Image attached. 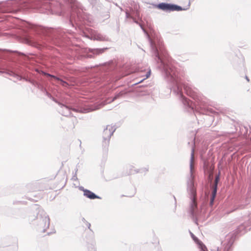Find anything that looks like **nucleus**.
<instances>
[{
    "mask_svg": "<svg viewBox=\"0 0 251 251\" xmlns=\"http://www.w3.org/2000/svg\"><path fill=\"white\" fill-rule=\"evenodd\" d=\"M149 40L152 54L158 69L169 85L170 92L176 95L185 106L193 110L192 102L183 95L182 87L184 92L193 98L195 96V90L188 84H182L177 70L172 65L162 41L157 37L152 39L149 37Z\"/></svg>",
    "mask_w": 251,
    "mask_h": 251,
    "instance_id": "f257e3e1",
    "label": "nucleus"
},
{
    "mask_svg": "<svg viewBox=\"0 0 251 251\" xmlns=\"http://www.w3.org/2000/svg\"><path fill=\"white\" fill-rule=\"evenodd\" d=\"M194 159V149L192 148L190 163V175L187 178V191L191 200L190 213L196 223L198 216V209L196 202V190L194 187V176L193 175V162Z\"/></svg>",
    "mask_w": 251,
    "mask_h": 251,
    "instance_id": "f03ea898",
    "label": "nucleus"
},
{
    "mask_svg": "<svg viewBox=\"0 0 251 251\" xmlns=\"http://www.w3.org/2000/svg\"><path fill=\"white\" fill-rule=\"evenodd\" d=\"M234 238L233 234L227 235L225 241L222 242V247L220 248H217V251H232Z\"/></svg>",
    "mask_w": 251,
    "mask_h": 251,
    "instance_id": "7ed1b4c3",
    "label": "nucleus"
},
{
    "mask_svg": "<svg viewBox=\"0 0 251 251\" xmlns=\"http://www.w3.org/2000/svg\"><path fill=\"white\" fill-rule=\"evenodd\" d=\"M115 126H107L104 129L103 132V146L104 148H107L109 145V142L111 136L115 131Z\"/></svg>",
    "mask_w": 251,
    "mask_h": 251,
    "instance_id": "20e7f679",
    "label": "nucleus"
},
{
    "mask_svg": "<svg viewBox=\"0 0 251 251\" xmlns=\"http://www.w3.org/2000/svg\"><path fill=\"white\" fill-rule=\"evenodd\" d=\"M248 221L240 225L236 229L237 235H242L251 229V213L249 215Z\"/></svg>",
    "mask_w": 251,
    "mask_h": 251,
    "instance_id": "39448f33",
    "label": "nucleus"
},
{
    "mask_svg": "<svg viewBox=\"0 0 251 251\" xmlns=\"http://www.w3.org/2000/svg\"><path fill=\"white\" fill-rule=\"evenodd\" d=\"M89 39L99 41H109V38L105 35L99 33L97 31H93L90 36H87Z\"/></svg>",
    "mask_w": 251,
    "mask_h": 251,
    "instance_id": "423d86ee",
    "label": "nucleus"
},
{
    "mask_svg": "<svg viewBox=\"0 0 251 251\" xmlns=\"http://www.w3.org/2000/svg\"><path fill=\"white\" fill-rule=\"evenodd\" d=\"M64 1L68 2L74 10L82 9V5L77 0H64Z\"/></svg>",
    "mask_w": 251,
    "mask_h": 251,
    "instance_id": "0eeeda50",
    "label": "nucleus"
},
{
    "mask_svg": "<svg viewBox=\"0 0 251 251\" xmlns=\"http://www.w3.org/2000/svg\"><path fill=\"white\" fill-rule=\"evenodd\" d=\"M190 2H189L188 4L183 7H182L181 6H178L177 5L175 4H171V7H170V11H179L181 10H187L190 8Z\"/></svg>",
    "mask_w": 251,
    "mask_h": 251,
    "instance_id": "6e6552de",
    "label": "nucleus"
},
{
    "mask_svg": "<svg viewBox=\"0 0 251 251\" xmlns=\"http://www.w3.org/2000/svg\"><path fill=\"white\" fill-rule=\"evenodd\" d=\"M190 232L191 237L193 238L194 241L199 245V248H200V251H207L205 246L201 241H200L199 239L194 235V234H193L191 232Z\"/></svg>",
    "mask_w": 251,
    "mask_h": 251,
    "instance_id": "1a4fd4ad",
    "label": "nucleus"
},
{
    "mask_svg": "<svg viewBox=\"0 0 251 251\" xmlns=\"http://www.w3.org/2000/svg\"><path fill=\"white\" fill-rule=\"evenodd\" d=\"M239 130V134L240 136H243L244 137H247L248 135V127L243 125H239L236 127V130Z\"/></svg>",
    "mask_w": 251,
    "mask_h": 251,
    "instance_id": "9d476101",
    "label": "nucleus"
},
{
    "mask_svg": "<svg viewBox=\"0 0 251 251\" xmlns=\"http://www.w3.org/2000/svg\"><path fill=\"white\" fill-rule=\"evenodd\" d=\"M100 107L99 106H97L95 108H73L71 109V110L75 112H79L80 113H87L90 111L99 109Z\"/></svg>",
    "mask_w": 251,
    "mask_h": 251,
    "instance_id": "9b49d317",
    "label": "nucleus"
},
{
    "mask_svg": "<svg viewBox=\"0 0 251 251\" xmlns=\"http://www.w3.org/2000/svg\"><path fill=\"white\" fill-rule=\"evenodd\" d=\"M156 7L166 12H170L171 3L162 2L156 5Z\"/></svg>",
    "mask_w": 251,
    "mask_h": 251,
    "instance_id": "f8f14e48",
    "label": "nucleus"
},
{
    "mask_svg": "<svg viewBox=\"0 0 251 251\" xmlns=\"http://www.w3.org/2000/svg\"><path fill=\"white\" fill-rule=\"evenodd\" d=\"M83 195L85 197H86V198H87L89 199H91V200H94L96 199H100V198L99 196H97L95 193H94L93 192H92V191H91L89 190H85L84 191V193H83Z\"/></svg>",
    "mask_w": 251,
    "mask_h": 251,
    "instance_id": "ddd939ff",
    "label": "nucleus"
},
{
    "mask_svg": "<svg viewBox=\"0 0 251 251\" xmlns=\"http://www.w3.org/2000/svg\"><path fill=\"white\" fill-rule=\"evenodd\" d=\"M107 48H103V49H89V51L93 53L96 54H99L100 53H102L104 52V51L107 50Z\"/></svg>",
    "mask_w": 251,
    "mask_h": 251,
    "instance_id": "4468645a",
    "label": "nucleus"
},
{
    "mask_svg": "<svg viewBox=\"0 0 251 251\" xmlns=\"http://www.w3.org/2000/svg\"><path fill=\"white\" fill-rule=\"evenodd\" d=\"M219 180H220V176H219V175H218L216 176L215 178L214 184L212 186V190H214L215 189L216 191H217V186H218V184L219 183Z\"/></svg>",
    "mask_w": 251,
    "mask_h": 251,
    "instance_id": "2eb2a0df",
    "label": "nucleus"
},
{
    "mask_svg": "<svg viewBox=\"0 0 251 251\" xmlns=\"http://www.w3.org/2000/svg\"><path fill=\"white\" fill-rule=\"evenodd\" d=\"M71 109L68 106H65L64 104V116H68L72 114V116L73 115L70 112Z\"/></svg>",
    "mask_w": 251,
    "mask_h": 251,
    "instance_id": "dca6fc26",
    "label": "nucleus"
},
{
    "mask_svg": "<svg viewBox=\"0 0 251 251\" xmlns=\"http://www.w3.org/2000/svg\"><path fill=\"white\" fill-rule=\"evenodd\" d=\"M216 194H217V191L215 190V189L214 190H212V196L210 198V205L211 206L213 205V204L214 201L215 200Z\"/></svg>",
    "mask_w": 251,
    "mask_h": 251,
    "instance_id": "f3484780",
    "label": "nucleus"
},
{
    "mask_svg": "<svg viewBox=\"0 0 251 251\" xmlns=\"http://www.w3.org/2000/svg\"><path fill=\"white\" fill-rule=\"evenodd\" d=\"M88 1L90 5L93 8L97 5L98 0H88Z\"/></svg>",
    "mask_w": 251,
    "mask_h": 251,
    "instance_id": "a211bd4d",
    "label": "nucleus"
},
{
    "mask_svg": "<svg viewBox=\"0 0 251 251\" xmlns=\"http://www.w3.org/2000/svg\"><path fill=\"white\" fill-rule=\"evenodd\" d=\"M124 92L121 91L120 93L116 94L115 96H114V97L113 98L112 101H113L115 100L122 97L124 95Z\"/></svg>",
    "mask_w": 251,
    "mask_h": 251,
    "instance_id": "6ab92c4d",
    "label": "nucleus"
},
{
    "mask_svg": "<svg viewBox=\"0 0 251 251\" xmlns=\"http://www.w3.org/2000/svg\"><path fill=\"white\" fill-rule=\"evenodd\" d=\"M126 18H131L134 21V22L138 24V22L131 16L130 15L129 13L127 11H126Z\"/></svg>",
    "mask_w": 251,
    "mask_h": 251,
    "instance_id": "aec40b11",
    "label": "nucleus"
},
{
    "mask_svg": "<svg viewBox=\"0 0 251 251\" xmlns=\"http://www.w3.org/2000/svg\"><path fill=\"white\" fill-rule=\"evenodd\" d=\"M89 251H96L95 247L93 245H91L89 248Z\"/></svg>",
    "mask_w": 251,
    "mask_h": 251,
    "instance_id": "412c9836",
    "label": "nucleus"
},
{
    "mask_svg": "<svg viewBox=\"0 0 251 251\" xmlns=\"http://www.w3.org/2000/svg\"><path fill=\"white\" fill-rule=\"evenodd\" d=\"M79 189L82 191H83L84 193V191L85 190H87L88 189H85L82 186H79Z\"/></svg>",
    "mask_w": 251,
    "mask_h": 251,
    "instance_id": "4be33fe9",
    "label": "nucleus"
},
{
    "mask_svg": "<svg viewBox=\"0 0 251 251\" xmlns=\"http://www.w3.org/2000/svg\"><path fill=\"white\" fill-rule=\"evenodd\" d=\"M150 75H151V71H149L148 72H147V73L146 74L145 78H148L150 76Z\"/></svg>",
    "mask_w": 251,
    "mask_h": 251,
    "instance_id": "5701e85b",
    "label": "nucleus"
},
{
    "mask_svg": "<svg viewBox=\"0 0 251 251\" xmlns=\"http://www.w3.org/2000/svg\"><path fill=\"white\" fill-rule=\"evenodd\" d=\"M85 225L86 226L88 227V228L90 230H91V228H90V227H91V224L90 223H89V222H87L86 223H85Z\"/></svg>",
    "mask_w": 251,
    "mask_h": 251,
    "instance_id": "b1692460",
    "label": "nucleus"
},
{
    "mask_svg": "<svg viewBox=\"0 0 251 251\" xmlns=\"http://www.w3.org/2000/svg\"><path fill=\"white\" fill-rule=\"evenodd\" d=\"M45 75L48 76H50V77H52L53 78H55V77L54 76H52L50 74H46V73H45Z\"/></svg>",
    "mask_w": 251,
    "mask_h": 251,
    "instance_id": "393cba45",
    "label": "nucleus"
},
{
    "mask_svg": "<svg viewBox=\"0 0 251 251\" xmlns=\"http://www.w3.org/2000/svg\"><path fill=\"white\" fill-rule=\"evenodd\" d=\"M63 83H64V87H67L68 85V84L65 81H64Z\"/></svg>",
    "mask_w": 251,
    "mask_h": 251,
    "instance_id": "a878e982",
    "label": "nucleus"
},
{
    "mask_svg": "<svg viewBox=\"0 0 251 251\" xmlns=\"http://www.w3.org/2000/svg\"><path fill=\"white\" fill-rule=\"evenodd\" d=\"M73 179H74V180L77 179V177L76 176V174H75V175L74 176H73Z\"/></svg>",
    "mask_w": 251,
    "mask_h": 251,
    "instance_id": "bb28decb",
    "label": "nucleus"
},
{
    "mask_svg": "<svg viewBox=\"0 0 251 251\" xmlns=\"http://www.w3.org/2000/svg\"><path fill=\"white\" fill-rule=\"evenodd\" d=\"M82 221L85 224L87 221L84 218H82Z\"/></svg>",
    "mask_w": 251,
    "mask_h": 251,
    "instance_id": "cd10ccee",
    "label": "nucleus"
},
{
    "mask_svg": "<svg viewBox=\"0 0 251 251\" xmlns=\"http://www.w3.org/2000/svg\"><path fill=\"white\" fill-rule=\"evenodd\" d=\"M245 78L247 80L248 82L250 81V79H249V78L247 76H245Z\"/></svg>",
    "mask_w": 251,
    "mask_h": 251,
    "instance_id": "c85d7f7f",
    "label": "nucleus"
},
{
    "mask_svg": "<svg viewBox=\"0 0 251 251\" xmlns=\"http://www.w3.org/2000/svg\"><path fill=\"white\" fill-rule=\"evenodd\" d=\"M78 142L79 143V147L81 148V141L80 140H78Z\"/></svg>",
    "mask_w": 251,
    "mask_h": 251,
    "instance_id": "c756f323",
    "label": "nucleus"
},
{
    "mask_svg": "<svg viewBox=\"0 0 251 251\" xmlns=\"http://www.w3.org/2000/svg\"><path fill=\"white\" fill-rule=\"evenodd\" d=\"M143 170H144V172H146L148 171V169H147L146 168H144Z\"/></svg>",
    "mask_w": 251,
    "mask_h": 251,
    "instance_id": "7c9ffc66",
    "label": "nucleus"
},
{
    "mask_svg": "<svg viewBox=\"0 0 251 251\" xmlns=\"http://www.w3.org/2000/svg\"><path fill=\"white\" fill-rule=\"evenodd\" d=\"M139 25H140V27H141V28H142V29L143 30V31L145 32V29L143 28V27L142 25H140V24H139Z\"/></svg>",
    "mask_w": 251,
    "mask_h": 251,
    "instance_id": "2f4dec72",
    "label": "nucleus"
},
{
    "mask_svg": "<svg viewBox=\"0 0 251 251\" xmlns=\"http://www.w3.org/2000/svg\"><path fill=\"white\" fill-rule=\"evenodd\" d=\"M248 144H249V146H250V148H251V141L249 142V143H248Z\"/></svg>",
    "mask_w": 251,
    "mask_h": 251,
    "instance_id": "473e14b6",
    "label": "nucleus"
},
{
    "mask_svg": "<svg viewBox=\"0 0 251 251\" xmlns=\"http://www.w3.org/2000/svg\"><path fill=\"white\" fill-rule=\"evenodd\" d=\"M119 8L120 9V10H121V11H122V10H123V9H122V7H121L120 6H119Z\"/></svg>",
    "mask_w": 251,
    "mask_h": 251,
    "instance_id": "72a5a7b5",
    "label": "nucleus"
},
{
    "mask_svg": "<svg viewBox=\"0 0 251 251\" xmlns=\"http://www.w3.org/2000/svg\"><path fill=\"white\" fill-rule=\"evenodd\" d=\"M115 4L116 5V6H118V7H119V6L118 5V4H117V3H115Z\"/></svg>",
    "mask_w": 251,
    "mask_h": 251,
    "instance_id": "f704fd0d",
    "label": "nucleus"
},
{
    "mask_svg": "<svg viewBox=\"0 0 251 251\" xmlns=\"http://www.w3.org/2000/svg\"><path fill=\"white\" fill-rule=\"evenodd\" d=\"M143 80H144V79L141 80L140 81V82H141V81H143Z\"/></svg>",
    "mask_w": 251,
    "mask_h": 251,
    "instance_id": "c9c22d12",
    "label": "nucleus"
}]
</instances>
